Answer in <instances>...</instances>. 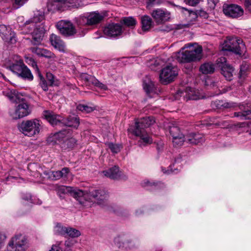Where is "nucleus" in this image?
Returning <instances> with one entry per match:
<instances>
[{
	"label": "nucleus",
	"instance_id": "48",
	"mask_svg": "<svg viewBox=\"0 0 251 251\" xmlns=\"http://www.w3.org/2000/svg\"><path fill=\"white\" fill-rule=\"evenodd\" d=\"M92 84L95 85L96 86L100 88L101 89H107V86L105 84L99 81L96 77L95 78Z\"/></svg>",
	"mask_w": 251,
	"mask_h": 251
},
{
	"label": "nucleus",
	"instance_id": "27",
	"mask_svg": "<svg viewBox=\"0 0 251 251\" xmlns=\"http://www.w3.org/2000/svg\"><path fill=\"white\" fill-rule=\"evenodd\" d=\"M30 50L32 52L40 56L48 58H54L55 57L53 53L45 49L34 47L30 48Z\"/></svg>",
	"mask_w": 251,
	"mask_h": 251
},
{
	"label": "nucleus",
	"instance_id": "22",
	"mask_svg": "<svg viewBox=\"0 0 251 251\" xmlns=\"http://www.w3.org/2000/svg\"><path fill=\"white\" fill-rule=\"evenodd\" d=\"M49 39L51 45L55 50L63 53L67 52L66 44L60 36L52 33L50 35Z\"/></svg>",
	"mask_w": 251,
	"mask_h": 251
},
{
	"label": "nucleus",
	"instance_id": "62",
	"mask_svg": "<svg viewBox=\"0 0 251 251\" xmlns=\"http://www.w3.org/2000/svg\"><path fill=\"white\" fill-rule=\"evenodd\" d=\"M2 76L3 78H5L4 76L3 75V74H2L1 73H0V76Z\"/></svg>",
	"mask_w": 251,
	"mask_h": 251
},
{
	"label": "nucleus",
	"instance_id": "3",
	"mask_svg": "<svg viewBox=\"0 0 251 251\" xmlns=\"http://www.w3.org/2000/svg\"><path fill=\"white\" fill-rule=\"evenodd\" d=\"M6 65L14 74L25 79L32 80L33 76L30 70L24 64L20 56L13 55L9 57Z\"/></svg>",
	"mask_w": 251,
	"mask_h": 251
},
{
	"label": "nucleus",
	"instance_id": "52",
	"mask_svg": "<svg viewBox=\"0 0 251 251\" xmlns=\"http://www.w3.org/2000/svg\"><path fill=\"white\" fill-rule=\"evenodd\" d=\"M199 1L200 0H185L186 3L190 6H195L198 4Z\"/></svg>",
	"mask_w": 251,
	"mask_h": 251
},
{
	"label": "nucleus",
	"instance_id": "38",
	"mask_svg": "<svg viewBox=\"0 0 251 251\" xmlns=\"http://www.w3.org/2000/svg\"><path fill=\"white\" fill-rule=\"evenodd\" d=\"M188 13L189 16L192 17V18L194 19L197 18L198 16L203 18H207L208 17V14L203 10H200L197 11V12L188 11Z\"/></svg>",
	"mask_w": 251,
	"mask_h": 251
},
{
	"label": "nucleus",
	"instance_id": "64",
	"mask_svg": "<svg viewBox=\"0 0 251 251\" xmlns=\"http://www.w3.org/2000/svg\"><path fill=\"white\" fill-rule=\"evenodd\" d=\"M183 9H184L185 10H187V9L186 8H183Z\"/></svg>",
	"mask_w": 251,
	"mask_h": 251
},
{
	"label": "nucleus",
	"instance_id": "15",
	"mask_svg": "<svg viewBox=\"0 0 251 251\" xmlns=\"http://www.w3.org/2000/svg\"><path fill=\"white\" fill-rule=\"evenodd\" d=\"M178 74L177 68L172 65H167L161 71L160 74V81L163 83L172 81Z\"/></svg>",
	"mask_w": 251,
	"mask_h": 251
},
{
	"label": "nucleus",
	"instance_id": "54",
	"mask_svg": "<svg viewBox=\"0 0 251 251\" xmlns=\"http://www.w3.org/2000/svg\"><path fill=\"white\" fill-rule=\"evenodd\" d=\"M245 5L246 9L251 12V0H245Z\"/></svg>",
	"mask_w": 251,
	"mask_h": 251
},
{
	"label": "nucleus",
	"instance_id": "17",
	"mask_svg": "<svg viewBox=\"0 0 251 251\" xmlns=\"http://www.w3.org/2000/svg\"><path fill=\"white\" fill-rule=\"evenodd\" d=\"M223 10L226 16L232 18H238L242 16L244 12L240 6L234 4H224Z\"/></svg>",
	"mask_w": 251,
	"mask_h": 251
},
{
	"label": "nucleus",
	"instance_id": "43",
	"mask_svg": "<svg viewBox=\"0 0 251 251\" xmlns=\"http://www.w3.org/2000/svg\"><path fill=\"white\" fill-rule=\"evenodd\" d=\"M169 131L172 137L183 134L181 133L179 128L174 124H172V126H169Z\"/></svg>",
	"mask_w": 251,
	"mask_h": 251
},
{
	"label": "nucleus",
	"instance_id": "12",
	"mask_svg": "<svg viewBox=\"0 0 251 251\" xmlns=\"http://www.w3.org/2000/svg\"><path fill=\"white\" fill-rule=\"evenodd\" d=\"M15 110L10 113V115L13 119H18L27 116L31 113L29 105L25 100L22 97L21 100L17 102Z\"/></svg>",
	"mask_w": 251,
	"mask_h": 251
},
{
	"label": "nucleus",
	"instance_id": "41",
	"mask_svg": "<svg viewBox=\"0 0 251 251\" xmlns=\"http://www.w3.org/2000/svg\"><path fill=\"white\" fill-rule=\"evenodd\" d=\"M46 77L49 85L56 86L58 85V81L56 78H55L52 74L50 73H47L46 74Z\"/></svg>",
	"mask_w": 251,
	"mask_h": 251
},
{
	"label": "nucleus",
	"instance_id": "34",
	"mask_svg": "<svg viewBox=\"0 0 251 251\" xmlns=\"http://www.w3.org/2000/svg\"><path fill=\"white\" fill-rule=\"evenodd\" d=\"M32 62V65L33 67H34V66H35L36 67V70L37 71V75L40 79V85L41 86V87H42V88L43 89V90L44 91H47L48 90V83L46 81V80L44 79V78H43V76L40 73V72H39V69L37 67V64H36V63L32 60H31Z\"/></svg>",
	"mask_w": 251,
	"mask_h": 251
},
{
	"label": "nucleus",
	"instance_id": "31",
	"mask_svg": "<svg viewBox=\"0 0 251 251\" xmlns=\"http://www.w3.org/2000/svg\"><path fill=\"white\" fill-rule=\"evenodd\" d=\"M101 173L105 176L111 179H117L120 176L119 169L114 166L107 170L103 171Z\"/></svg>",
	"mask_w": 251,
	"mask_h": 251
},
{
	"label": "nucleus",
	"instance_id": "44",
	"mask_svg": "<svg viewBox=\"0 0 251 251\" xmlns=\"http://www.w3.org/2000/svg\"><path fill=\"white\" fill-rule=\"evenodd\" d=\"M141 185L148 190H151L154 187H155V183L153 181H151L148 179H144L141 182Z\"/></svg>",
	"mask_w": 251,
	"mask_h": 251
},
{
	"label": "nucleus",
	"instance_id": "4",
	"mask_svg": "<svg viewBox=\"0 0 251 251\" xmlns=\"http://www.w3.org/2000/svg\"><path fill=\"white\" fill-rule=\"evenodd\" d=\"M85 5L83 0H52L47 4L49 11H64L82 7Z\"/></svg>",
	"mask_w": 251,
	"mask_h": 251
},
{
	"label": "nucleus",
	"instance_id": "28",
	"mask_svg": "<svg viewBox=\"0 0 251 251\" xmlns=\"http://www.w3.org/2000/svg\"><path fill=\"white\" fill-rule=\"evenodd\" d=\"M186 143L196 145L204 141V137L202 134H195L193 133H189L185 136Z\"/></svg>",
	"mask_w": 251,
	"mask_h": 251
},
{
	"label": "nucleus",
	"instance_id": "47",
	"mask_svg": "<svg viewBox=\"0 0 251 251\" xmlns=\"http://www.w3.org/2000/svg\"><path fill=\"white\" fill-rule=\"evenodd\" d=\"M77 109L82 112L89 113L93 111L94 109L92 107L88 106L84 104H79L77 106Z\"/></svg>",
	"mask_w": 251,
	"mask_h": 251
},
{
	"label": "nucleus",
	"instance_id": "59",
	"mask_svg": "<svg viewBox=\"0 0 251 251\" xmlns=\"http://www.w3.org/2000/svg\"><path fill=\"white\" fill-rule=\"evenodd\" d=\"M181 161V157L177 158L175 159V164L180 163Z\"/></svg>",
	"mask_w": 251,
	"mask_h": 251
},
{
	"label": "nucleus",
	"instance_id": "51",
	"mask_svg": "<svg viewBox=\"0 0 251 251\" xmlns=\"http://www.w3.org/2000/svg\"><path fill=\"white\" fill-rule=\"evenodd\" d=\"M59 246L60 243H57L56 244L52 246L51 249L49 251H63Z\"/></svg>",
	"mask_w": 251,
	"mask_h": 251
},
{
	"label": "nucleus",
	"instance_id": "60",
	"mask_svg": "<svg viewBox=\"0 0 251 251\" xmlns=\"http://www.w3.org/2000/svg\"><path fill=\"white\" fill-rule=\"evenodd\" d=\"M31 60L33 61L36 64V63L32 58H30V59H29V62H28V64H30V63L31 64V65L33 66L32 65V61ZM32 67L35 69L36 72H37L35 66H34V67H33V66H32Z\"/></svg>",
	"mask_w": 251,
	"mask_h": 251
},
{
	"label": "nucleus",
	"instance_id": "24",
	"mask_svg": "<svg viewBox=\"0 0 251 251\" xmlns=\"http://www.w3.org/2000/svg\"><path fill=\"white\" fill-rule=\"evenodd\" d=\"M143 86L146 93L151 97L154 94H158V90L155 86L154 82L149 76H146L143 80Z\"/></svg>",
	"mask_w": 251,
	"mask_h": 251
},
{
	"label": "nucleus",
	"instance_id": "49",
	"mask_svg": "<svg viewBox=\"0 0 251 251\" xmlns=\"http://www.w3.org/2000/svg\"><path fill=\"white\" fill-rule=\"evenodd\" d=\"M218 106H223L224 108H230L234 106V103L233 102H225L223 103V101H219V103H218Z\"/></svg>",
	"mask_w": 251,
	"mask_h": 251
},
{
	"label": "nucleus",
	"instance_id": "58",
	"mask_svg": "<svg viewBox=\"0 0 251 251\" xmlns=\"http://www.w3.org/2000/svg\"><path fill=\"white\" fill-rule=\"evenodd\" d=\"M65 245L66 247L69 248L71 247V244L70 241H66L65 243Z\"/></svg>",
	"mask_w": 251,
	"mask_h": 251
},
{
	"label": "nucleus",
	"instance_id": "45",
	"mask_svg": "<svg viewBox=\"0 0 251 251\" xmlns=\"http://www.w3.org/2000/svg\"><path fill=\"white\" fill-rule=\"evenodd\" d=\"M80 78L86 82L92 84L95 77L86 73H82L80 75Z\"/></svg>",
	"mask_w": 251,
	"mask_h": 251
},
{
	"label": "nucleus",
	"instance_id": "63",
	"mask_svg": "<svg viewBox=\"0 0 251 251\" xmlns=\"http://www.w3.org/2000/svg\"><path fill=\"white\" fill-rule=\"evenodd\" d=\"M41 203V201H40V202L37 203V204H40Z\"/></svg>",
	"mask_w": 251,
	"mask_h": 251
},
{
	"label": "nucleus",
	"instance_id": "11",
	"mask_svg": "<svg viewBox=\"0 0 251 251\" xmlns=\"http://www.w3.org/2000/svg\"><path fill=\"white\" fill-rule=\"evenodd\" d=\"M86 197H83L82 200L84 201L88 202V205L81 204L84 207H90L91 206V202H97L99 204H101V201L106 200L108 197V193L104 190H94L89 193L83 191Z\"/></svg>",
	"mask_w": 251,
	"mask_h": 251
},
{
	"label": "nucleus",
	"instance_id": "5",
	"mask_svg": "<svg viewBox=\"0 0 251 251\" xmlns=\"http://www.w3.org/2000/svg\"><path fill=\"white\" fill-rule=\"evenodd\" d=\"M44 20V15L40 14L38 16H34L27 24V25H29L28 27L31 28L30 32L32 35L33 43L34 44H39L41 43L44 37L45 31L47 29V28L42 24L41 25H37Z\"/></svg>",
	"mask_w": 251,
	"mask_h": 251
},
{
	"label": "nucleus",
	"instance_id": "18",
	"mask_svg": "<svg viewBox=\"0 0 251 251\" xmlns=\"http://www.w3.org/2000/svg\"><path fill=\"white\" fill-rule=\"evenodd\" d=\"M217 66L221 68V73L227 80H231L233 77L234 69L229 64L226 63L225 57L219 58L216 61Z\"/></svg>",
	"mask_w": 251,
	"mask_h": 251
},
{
	"label": "nucleus",
	"instance_id": "56",
	"mask_svg": "<svg viewBox=\"0 0 251 251\" xmlns=\"http://www.w3.org/2000/svg\"><path fill=\"white\" fill-rule=\"evenodd\" d=\"M155 0H148V1L147 3V7L148 8H150L152 6L153 4H155Z\"/></svg>",
	"mask_w": 251,
	"mask_h": 251
},
{
	"label": "nucleus",
	"instance_id": "23",
	"mask_svg": "<svg viewBox=\"0 0 251 251\" xmlns=\"http://www.w3.org/2000/svg\"><path fill=\"white\" fill-rule=\"evenodd\" d=\"M70 172L68 168H63L61 171H45L44 174L50 180H57L61 177H67Z\"/></svg>",
	"mask_w": 251,
	"mask_h": 251
},
{
	"label": "nucleus",
	"instance_id": "53",
	"mask_svg": "<svg viewBox=\"0 0 251 251\" xmlns=\"http://www.w3.org/2000/svg\"><path fill=\"white\" fill-rule=\"evenodd\" d=\"M28 0H15V4L18 5V8L23 6Z\"/></svg>",
	"mask_w": 251,
	"mask_h": 251
},
{
	"label": "nucleus",
	"instance_id": "50",
	"mask_svg": "<svg viewBox=\"0 0 251 251\" xmlns=\"http://www.w3.org/2000/svg\"><path fill=\"white\" fill-rule=\"evenodd\" d=\"M22 199L25 201H30L31 202L34 203V202L33 201L32 199L31 195L29 193L23 194L22 195Z\"/></svg>",
	"mask_w": 251,
	"mask_h": 251
},
{
	"label": "nucleus",
	"instance_id": "42",
	"mask_svg": "<svg viewBox=\"0 0 251 251\" xmlns=\"http://www.w3.org/2000/svg\"><path fill=\"white\" fill-rule=\"evenodd\" d=\"M105 144L111 151L114 153L119 152L122 148V146L120 145L115 144L111 142H107Z\"/></svg>",
	"mask_w": 251,
	"mask_h": 251
},
{
	"label": "nucleus",
	"instance_id": "33",
	"mask_svg": "<svg viewBox=\"0 0 251 251\" xmlns=\"http://www.w3.org/2000/svg\"><path fill=\"white\" fill-rule=\"evenodd\" d=\"M141 23L142 29L145 31L150 29L152 24L151 18L148 15H144L141 17Z\"/></svg>",
	"mask_w": 251,
	"mask_h": 251
},
{
	"label": "nucleus",
	"instance_id": "1",
	"mask_svg": "<svg viewBox=\"0 0 251 251\" xmlns=\"http://www.w3.org/2000/svg\"><path fill=\"white\" fill-rule=\"evenodd\" d=\"M155 122L152 117H148L136 121L128 129L129 134L139 138L140 146H145L152 143V139L148 134L146 128Z\"/></svg>",
	"mask_w": 251,
	"mask_h": 251
},
{
	"label": "nucleus",
	"instance_id": "19",
	"mask_svg": "<svg viewBox=\"0 0 251 251\" xmlns=\"http://www.w3.org/2000/svg\"><path fill=\"white\" fill-rule=\"evenodd\" d=\"M176 100L183 99L184 100H196L199 97L195 94V90L191 87L186 88L185 90L180 89L174 96Z\"/></svg>",
	"mask_w": 251,
	"mask_h": 251
},
{
	"label": "nucleus",
	"instance_id": "36",
	"mask_svg": "<svg viewBox=\"0 0 251 251\" xmlns=\"http://www.w3.org/2000/svg\"><path fill=\"white\" fill-rule=\"evenodd\" d=\"M67 227L60 223H56L53 228V232L55 234L65 236Z\"/></svg>",
	"mask_w": 251,
	"mask_h": 251
},
{
	"label": "nucleus",
	"instance_id": "46",
	"mask_svg": "<svg viewBox=\"0 0 251 251\" xmlns=\"http://www.w3.org/2000/svg\"><path fill=\"white\" fill-rule=\"evenodd\" d=\"M163 62L159 58L156 59L152 61V63L150 65L151 70L156 71L159 69V67L162 66Z\"/></svg>",
	"mask_w": 251,
	"mask_h": 251
},
{
	"label": "nucleus",
	"instance_id": "13",
	"mask_svg": "<svg viewBox=\"0 0 251 251\" xmlns=\"http://www.w3.org/2000/svg\"><path fill=\"white\" fill-rule=\"evenodd\" d=\"M9 251H25L29 247L26 237L22 234L14 236L8 244Z\"/></svg>",
	"mask_w": 251,
	"mask_h": 251
},
{
	"label": "nucleus",
	"instance_id": "14",
	"mask_svg": "<svg viewBox=\"0 0 251 251\" xmlns=\"http://www.w3.org/2000/svg\"><path fill=\"white\" fill-rule=\"evenodd\" d=\"M54 138L62 144V148L64 149L73 148L76 142L75 138L71 137L69 132L66 130L56 133Z\"/></svg>",
	"mask_w": 251,
	"mask_h": 251
},
{
	"label": "nucleus",
	"instance_id": "25",
	"mask_svg": "<svg viewBox=\"0 0 251 251\" xmlns=\"http://www.w3.org/2000/svg\"><path fill=\"white\" fill-rule=\"evenodd\" d=\"M44 116L45 119L52 126L63 124L64 118L60 115L53 114L51 112L49 111H45Z\"/></svg>",
	"mask_w": 251,
	"mask_h": 251
},
{
	"label": "nucleus",
	"instance_id": "10",
	"mask_svg": "<svg viewBox=\"0 0 251 251\" xmlns=\"http://www.w3.org/2000/svg\"><path fill=\"white\" fill-rule=\"evenodd\" d=\"M222 50L241 54L245 50L243 41L237 37H228L222 45Z\"/></svg>",
	"mask_w": 251,
	"mask_h": 251
},
{
	"label": "nucleus",
	"instance_id": "2",
	"mask_svg": "<svg viewBox=\"0 0 251 251\" xmlns=\"http://www.w3.org/2000/svg\"><path fill=\"white\" fill-rule=\"evenodd\" d=\"M202 56L201 46L191 43L186 44L176 55L177 60L181 63L199 61Z\"/></svg>",
	"mask_w": 251,
	"mask_h": 251
},
{
	"label": "nucleus",
	"instance_id": "21",
	"mask_svg": "<svg viewBox=\"0 0 251 251\" xmlns=\"http://www.w3.org/2000/svg\"><path fill=\"white\" fill-rule=\"evenodd\" d=\"M0 35L2 39L6 42L10 44H14L16 41L15 35L11 28L4 25H0Z\"/></svg>",
	"mask_w": 251,
	"mask_h": 251
},
{
	"label": "nucleus",
	"instance_id": "39",
	"mask_svg": "<svg viewBox=\"0 0 251 251\" xmlns=\"http://www.w3.org/2000/svg\"><path fill=\"white\" fill-rule=\"evenodd\" d=\"M121 23L129 27H133L136 24V20L131 17L124 18L121 20Z\"/></svg>",
	"mask_w": 251,
	"mask_h": 251
},
{
	"label": "nucleus",
	"instance_id": "57",
	"mask_svg": "<svg viewBox=\"0 0 251 251\" xmlns=\"http://www.w3.org/2000/svg\"><path fill=\"white\" fill-rule=\"evenodd\" d=\"M176 170H177V169H174V170H173L172 169L170 170H168V171H164L163 169H162V171H163V173H165V174H170L171 173H176Z\"/></svg>",
	"mask_w": 251,
	"mask_h": 251
},
{
	"label": "nucleus",
	"instance_id": "6",
	"mask_svg": "<svg viewBox=\"0 0 251 251\" xmlns=\"http://www.w3.org/2000/svg\"><path fill=\"white\" fill-rule=\"evenodd\" d=\"M103 16L98 12L84 13L75 19L77 28H81L84 26H93L102 21Z\"/></svg>",
	"mask_w": 251,
	"mask_h": 251
},
{
	"label": "nucleus",
	"instance_id": "8",
	"mask_svg": "<svg viewBox=\"0 0 251 251\" xmlns=\"http://www.w3.org/2000/svg\"><path fill=\"white\" fill-rule=\"evenodd\" d=\"M56 27L59 30L60 33L65 37L73 36L77 32L79 35L83 36L87 32L86 29H83L81 32H79L80 28L77 29L73 24L68 20H60L56 24Z\"/></svg>",
	"mask_w": 251,
	"mask_h": 251
},
{
	"label": "nucleus",
	"instance_id": "26",
	"mask_svg": "<svg viewBox=\"0 0 251 251\" xmlns=\"http://www.w3.org/2000/svg\"><path fill=\"white\" fill-rule=\"evenodd\" d=\"M115 245L119 248H125L126 249H132L134 247L135 244L130 239L123 240L121 237H116L114 239Z\"/></svg>",
	"mask_w": 251,
	"mask_h": 251
},
{
	"label": "nucleus",
	"instance_id": "32",
	"mask_svg": "<svg viewBox=\"0 0 251 251\" xmlns=\"http://www.w3.org/2000/svg\"><path fill=\"white\" fill-rule=\"evenodd\" d=\"M215 69L214 64L211 62H208L201 64L199 70L203 74H210L214 73Z\"/></svg>",
	"mask_w": 251,
	"mask_h": 251
},
{
	"label": "nucleus",
	"instance_id": "37",
	"mask_svg": "<svg viewBox=\"0 0 251 251\" xmlns=\"http://www.w3.org/2000/svg\"><path fill=\"white\" fill-rule=\"evenodd\" d=\"M185 142H186V139L185 136L183 134L173 137V143L174 145L176 147L183 145Z\"/></svg>",
	"mask_w": 251,
	"mask_h": 251
},
{
	"label": "nucleus",
	"instance_id": "35",
	"mask_svg": "<svg viewBox=\"0 0 251 251\" xmlns=\"http://www.w3.org/2000/svg\"><path fill=\"white\" fill-rule=\"evenodd\" d=\"M63 124L67 126L76 128L79 124V120L76 117H70L67 119H64Z\"/></svg>",
	"mask_w": 251,
	"mask_h": 251
},
{
	"label": "nucleus",
	"instance_id": "9",
	"mask_svg": "<svg viewBox=\"0 0 251 251\" xmlns=\"http://www.w3.org/2000/svg\"><path fill=\"white\" fill-rule=\"evenodd\" d=\"M54 189L57 195L60 198L63 197L62 195L69 193L72 197L75 199L80 204L88 205V202L86 201H84L82 200L83 197H86V195H85L83 191L69 186H59L57 185L55 186Z\"/></svg>",
	"mask_w": 251,
	"mask_h": 251
},
{
	"label": "nucleus",
	"instance_id": "7",
	"mask_svg": "<svg viewBox=\"0 0 251 251\" xmlns=\"http://www.w3.org/2000/svg\"><path fill=\"white\" fill-rule=\"evenodd\" d=\"M42 122L34 119L23 121L19 126V130L24 135L32 137L38 135L42 128Z\"/></svg>",
	"mask_w": 251,
	"mask_h": 251
},
{
	"label": "nucleus",
	"instance_id": "20",
	"mask_svg": "<svg viewBox=\"0 0 251 251\" xmlns=\"http://www.w3.org/2000/svg\"><path fill=\"white\" fill-rule=\"evenodd\" d=\"M122 32V27L119 24H110L106 26L103 29L104 34L110 38L117 37L120 36Z\"/></svg>",
	"mask_w": 251,
	"mask_h": 251
},
{
	"label": "nucleus",
	"instance_id": "40",
	"mask_svg": "<svg viewBox=\"0 0 251 251\" xmlns=\"http://www.w3.org/2000/svg\"><path fill=\"white\" fill-rule=\"evenodd\" d=\"M80 232L72 227H68L67 231H66V234L65 236H68L72 238L78 237L80 235Z\"/></svg>",
	"mask_w": 251,
	"mask_h": 251
},
{
	"label": "nucleus",
	"instance_id": "55",
	"mask_svg": "<svg viewBox=\"0 0 251 251\" xmlns=\"http://www.w3.org/2000/svg\"><path fill=\"white\" fill-rule=\"evenodd\" d=\"M208 3L211 8H214L216 3L218 2V0H207Z\"/></svg>",
	"mask_w": 251,
	"mask_h": 251
},
{
	"label": "nucleus",
	"instance_id": "30",
	"mask_svg": "<svg viewBox=\"0 0 251 251\" xmlns=\"http://www.w3.org/2000/svg\"><path fill=\"white\" fill-rule=\"evenodd\" d=\"M3 95L6 97L10 101L17 102L18 100H21L23 97L22 95L18 93L15 89H7L2 92Z\"/></svg>",
	"mask_w": 251,
	"mask_h": 251
},
{
	"label": "nucleus",
	"instance_id": "29",
	"mask_svg": "<svg viewBox=\"0 0 251 251\" xmlns=\"http://www.w3.org/2000/svg\"><path fill=\"white\" fill-rule=\"evenodd\" d=\"M239 109L241 111L235 112L234 117H238L241 120L251 119V109H247L244 105H240Z\"/></svg>",
	"mask_w": 251,
	"mask_h": 251
},
{
	"label": "nucleus",
	"instance_id": "16",
	"mask_svg": "<svg viewBox=\"0 0 251 251\" xmlns=\"http://www.w3.org/2000/svg\"><path fill=\"white\" fill-rule=\"evenodd\" d=\"M151 15L157 24H163L171 19V13L165 8H155L152 10Z\"/></svg>",
	"mask_w": 251,
	"mask_h": 251
},
{
	"label": "nucleus",
	"instance_id": "61",
	"mask_svg": "<svg viewBox=\"0 0 251 251\" xmlns=\"http://www.w3.org/2000/svg\"><path fill=\"white\" fill-rule=\"evenodd\" d=\"M142 212L141 210H138L136 211V213L137 215H139Z\"/></svg>",
	"mask_w": 251,
	"mask_h": 251
}]
</instances>
